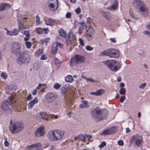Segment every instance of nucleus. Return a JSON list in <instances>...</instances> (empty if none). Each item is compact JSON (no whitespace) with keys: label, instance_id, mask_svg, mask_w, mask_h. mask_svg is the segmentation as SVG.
Here are the masks:
<instances>
[{"label":"nucleus","instance_id":"obj_1","mask_svg":"<svg viewBox=\"0 0 150 150\" xmlns=\"http://www.w3.org/2000/svg\"><path fill=\"white\" fill-rule=\"evenodd\" d=\"M91 117L97 122L106 119L108 114L106 109L100 110L98 107L93 108L91 112Z\"/></svg>","mask_w":150,"mask_h":150},{"label":"nucleus","instance_id":"obj_2","mask_svg":"<svg viewBox=\"0 0 150 150\" xmlns=\"http://www.w3.org/2000/svg\"><path fill=\"white\" fill-rule=\"evenodd\" d=\"M103 64L112 71H116L121 68L120 62L115 60H107L103 62Z\"/></svg>","mask_w":150,"mask_h":150},{"label":"nucleus","instance_id":"obj_3","mask_svg":"<svg viewBox=\"0 0 150 150\" xmlns=\"http://www.w3.org/2000/svg\"><path fill=\"white\" fill-rule=\"evenodd\" d=\"M19 55L17 59V62L18 64H27L30 62V56L26 52H22Z\"/></svg>","mask_w":150,"mask_h":150},{"label":"nucleus","instance_id":"obj_4","mask_svg":"<svg viewBox=\"0 0 150 150\" xmlns=\"http://www.w3.org/2000/svg\"><path fill=\"white\" fill-rule=\"evenodd\" d=\"M24 128L23 124L21 122H16L10 126L9 129L11 133L16 134L21 131Z\"/></svg>","mask_w":150,"mask_h":150},{"label":"nucleus","instance_id":"obj_5","mask_svg":"<svg viewBox=\"0 0 150 150\" xmlns=\"http://www.w3.org/2000/svg\"><path fill=\"white\" fill-rule=\"evenodd\" d=\"M84 62L85 57L84 56L77 54L71 58L69 64L70 66L73 67L75 65L83 63Z\"/></svg>","mask_w":150,"mask_h":150},{"label":"nucleus","instance_id":"obj_6","mask_svg":"<svg viewBox=\"0 0 150 150\" xmlns=\"http://www.w3.org/2000/svg\"><path fill=\"white\" fill-rule=\"evenodd\" d=\"M132 3L133 6L136 8L139 9L141 12H147L149 11L148 7L140 0H134L133 1Z\"/></svg>","mask_w":150,"mask_h":150},{"label":"nucleus","instance_id":"obj_7","mask_svg":"<svg viewBox=\"0 0 150 150\" xmlns=\"http://www.w3.org/2000/svg\"><path fill=\"white\" fill-rule=\"evenodd\" d=\"M131 144H134L137 146L139 147L142 144L143 142L142 137L140 134H136L133 136L130 140Z\"/></svg>","mask_w":150,"mask_h":150},{"label":"nucleus","instance_id":"obj_8","mask_svg":"<svg viewBox=\"0 0 150 150\" xmlns=\"http://www.w3.org/2000/svg\"><path fill=\"white\" fill-rule=\"evenodd\" d=\"M12 103V100L10 98H8L6 100H4L1 105V109L4 111L8 112L10 110L9 106H11Z\"/></svg>","mask_w":150,"mask_h":150},{"label":"nucleus","instance_id":"obj_9","mask_svg":"<svg viewBox=\"0 0 150 150\" xmlns=\"http://www.w3.org/2000/svg\"><path fill=\"white\" fill-rule=\"evenodd\" d=\"M21 44L18 42L13 43L11 47V52L16 55H19L21 53Z\"/></svg>","mask_w":150,"mask_h":150},{"label":"nucleus","instance_id":"obj_10","mask_svg":"<svg viewBox=\"0 0 150 150\" xmlns=\"http://www.w3.org/2000/svg\"><path fill=\"white\" fill-rule=\"evenodd\" d=\"M54 132L56 141H59L62 140L64 137V132L62 130H55Z\"/></svg>","mask_w":150,"mask_h":150},{"label":"nucleus","instance_id":"obj_11","mask_svg":"<svg viewBox=\"0 0 150 150\" xmlns=\"http://www.w3.org/2000/svg\"><path fill=\"white\" fill-rule=\"evenodd\" d=\"M117 130L116 127H112L107 129L104 130L100 134L101 135H109L115 133Z\"/></svg>","mask_w":150,"mask_h":150},{"label":"nucleus","instance_id":"obj_12","mask_svg":"<svg viewBox=\"0 0 150 150\" xmlns=\"http://www.w3.org/2000/svg\"><path fill=\"white\" fill-rule=\"evenodd\" d=\"M57 97V95L54 93L49 92L46 95V100L48 103H51Z\"/></svg>","mask_w":150,"mask_h":150},{"label":"nucleus","instance_id":"obj_13","mask_svg":"<svg viewBox=\"0 0 150 150\" xmlns=\"http://www.w3.org/2000/svg\"><path fill=\"white\" fill-rule=\"evenodd\" d=\"M110 57L117 58L120 56L119 51L115 49L110 48Z\"/></svg>","mask_w":150,"mask_h":150},{"label":"nucleus","instance_id":"obj_14","mask_svg":"<svg viewBox=\"0 0 150 150\" xmlns=\"http://www.w3.org/2000/svg\"><path fill=\"white\" fill-rule=\"evenodd\" d=\"M4 29L6 31V34L10 36H16L18 35L19 31L16 29L14 28L12 30L9 31L7 28H5Z\"/></svg>","mask_w":150,"mask_h":150},{"label":"nucleus","instance_id":"obj_15","mask_svg":"<svg viewBox=\"0 0 150 150\" xmlns=\"http://www.w3.org/2000/svg\"><path fill=\"white\" fill-rule=\"evenodd\" d=\"M44 127L41 126L38 128L35 131V135L37 137L42 136L44 133Z\"/></svg>","mask_w":150,"mask_h":150},{"label":"nucleus","instance_id":"obj_16","mask_svg":"<svg viewBox=\"0 0 150 150\" xmlns=\"http://www.w3.org/2000/svg\"><path fill=\"white\" fill-rule=\"evenodd\" d=\"M54 130L49 131L47 134L48 139L51 141H56Z\"/></svg>","mask_w":150,"mask_h":150},{"label":"nucleus","instance_id":"obj_17","mask_svg":"<svg viewBox=\"0 0 150 150\" xmlns=\"http://www.w3.org/2000/svg\"><path fill=\"white\" fill-rule=\"evenodd\" d=\"M118 6L117 1L116 0H113L112 4L107 7V8L112 11L115 10Z\"/></svg>","mask_w":150,"mask_h":150},{"label":"nucleus","instance_id":"obj_18","mask_svg":"<svg viewBox=\"0 0 150 150\" xmlns=\"http://www.w3.org/2000/svg\"><path fill=\"white\" fill-rule=\"evenodd\" d=\"M50 117L49 115L45 112H40L37 115V119L41 120L45 118L46 117Z\"/></svg>","mask_w":150,"mask_h":150},{"label":"nucleus","instance_id":"obj_19","mask_svg":"<svg viewBox=\"0 0 150 150\" xmlns=\"http://www.w3.org/2000/svg\"><path fill=\"white\" fill-rule=\"evenodd\" d=\"M38 102V98L37 97H35L33 100L30 101L28 104V109H31L34 104L37 103Z\"/></svg>","mask_w":150,"mask_h":150},{"label":"nucleus","instance_id":"obj_20","mask_svg":"<svg viewBox=\"0 0 150 150\" xmlns=\"http://www.w3.org/2000/svg\"><path fill=\"white\" fill-rule=\"evenodd\" d=\"M41 146V144L40 143H38L28 146H27L26 149H27L28 150L33 148H38L40 147Z\"/></svg>","mask_w":150,"mask_h":150},{"label":"nucleus","instance_id":"obj_21","mask_svg":"<svg viewBox=\"0 0 150 150\" xmlns=\"http://www.w3.org/2000/svg\"><path fill=\"white\" fill-rule=\"evenodd\" d=\"M73 40V34L72 32H69L68 34L67 37H66V40L67 41L71 42Z\"/></svg>","mask_w":150,"mask_h":150},{"label":"nucleus","instance_id":"obj_22","mask_svg":"<svg viewBox=\"0 0 150 150\" xmlns=\"http://www.w3.org/2000/svg\"><path fill=\"white\" fill-rule=\"evenodd\" d=\"M8 7V8L11 7V5L8 3H4L0 5V11L4 10L6 7Z\"/></svg>","mask_w":150,"mask_h":150},{"label":"nucleus","instance_id":"obj_23","mask_svg":"<svg viewBox=\"0 0 150 150\" xmlns=\"http://www.w3.org/2000/svg\"><path fill=\"white\" fill-rule=\"evenodd\" d=\"M65 80L67 82L71 83L74 81V79L71 75H69L65 77Z\"/></svg>","mask_w":150,"mask_h":150},{"label":"nucleus","instance_id":"obj_24","mask_svg":"<svg viewBox=\"0 0 150 150\" xmlns=\"http://www.w3.org/2000/svg\"><path fill=\"white\" fill-rule=\"evenodd\" d=\"M89 106L88 102L86 100L82 101V103L79 105V107L81 109L83 108H88Z\"/></svg>","mask_w":150,"mask_h":150},{"label":"nucleus","instance_id":"obj_25","mask_svg":"<svg viewBox=\"0 0 150 150\" xmlns=\"http://www.w3.org/2000/svg\"><path fill=\"white\" fill-rule=\"evenodd\" d=\"M102 14L106 19L108 20H110V16L108 13L105 11H103Z\"/></svg>","mask_w":150,"mask_h":150},{"label":"nucleus","instance_id":"obj_26","mask_svg":"<svg viewBox=\"0 0 150 150\" xmlns=\"http://www.w3.org/2000/svg\"><path fill=\"white\" fill-rule=\"evenodd\" d=\"M57 45L55 44H53L52 47V53L54 54L57 52Z\"/></svg>","mask_w":150,"mask_h":150},{"label":"nucleus","instance_id":"obj_27","mask_svg":"<svg viewBox=\"0 0 150 150\" xmlns=\"http://www.w3.org/2000/svg\"><path fill=\"white\" fill-rule=\"evenodd\" d=\"M54 23V21L51 18H48L45 22L47 25H50Z\"/></svg>","mask_w":150,"mask_h":150},{"label":"nucleus","instance_id":"obj_28","mask_svg":"<svg viewBox=\"0 0 150 150\" xmlns=\"http://www.w3.org/2000/svg\"><path fill=\"white\" fill-rule=\"evenodd\" d=\"M59 34L60 36L63 37H66L67 36V33L66 32L63 30H60Z\"/></svg>","mask_w":150,"mask_h":150},{"label":"nucleus","instance_id":"obj_29","mask_svg":"<svg viewBox=\"0 0 150 150\" xmlns=\"http://www.w3.org/2000/svg\"><path fill=\"white\" fill-rule=\"evenodd\" d=\"M100 55H105L108 56L110 57V51L109 49L107 51H103L100 53Z\"/></svg>","mask_w":150,"mask_h":150},{"label":"nucleus","instance_id":"obj_30","mask_svg":"<svg viewBox=\"0 0 150 150\" xmlns=\"http://www.w3.org/2000/svg\"><path fill=\"white\" fill-rule=\"evenodd\" d=\"M18 28L21 30L26 29V28L24 27L22 23V22L18 23Z\"/></svg>","mask_w":150,"mask_h":150},{"label":"nucleus","instance_id":"obj_31","mask_svg":"<svg viewBox=\"0 0 150 150\" xmlns=\"http://www.w3.org/2000/svg\"><path fill=\"white\" fill-rule=\"evenodd\" d=\"M79 28L81 30H85L86 28V26L83 22H81L80 24Z\"/></svg>","mask_w":150,"mask_h":150},{"label":"nucleus","instance_id":"obj_32","mask_svg":"<svg viewBox=\"0 0 150 150\" xmlns=\"http://www.w3.org/2000/svg\"><path fill=\"white\" fill-rule=\"evenodd\" d=\"M129 14L134 19H137L138 18L137 15L134 14L133 12H131L130 11H129Z\"/></svg>","mask_w":150,"mask_h":150},{"label":"nucleus","instance_id":"obj_33","mask_svg":"<svg viewBox=\"0 0 150 150\" xmlns=\"http://www.w3.org/2000/svg\"><path fill=\"white\" fill-rule=\"evenodd\" d=\"M1 76L4 79H6L8 77V75L4 71H3L1 72Z\"/></svg>","mask_w":150,"mask_h":150},{"label":"nucleus","instance_id":"obj_34","mask_svg":"<svg viewBox=\"0 0 150 150\" xmlns=\"http://www.w3.org/2000/svg\"><path fill=\"white\" fill-rule=\"evenodd\" d=\"M97 94L98 96H100L103 94L104 92V91L103 89L97 90L96 91Z\"/></svg>","mask_w":150,"mask_h":150},{"label":"nucleus","instance_id":"obj_35","mask_svg":"<svg viewBox=\"0 0 150 150\" xmlns=\"http://www.w3.org/2000/svg\"><path fill=\"white\" fill-rule=\"evenodd\" d=\"M84 78L86 81H89L91 82H96V83H97L98 82V81L96 80H94L92 79V78H86L85 77H83Z\"/></svg>","mask_w":150,"mask_h":150},{"label":"nucleus","instance_id":"obj_36","mask_svg":"<svg viewBox=\"0 0 150 150\" xmlns=\"http://www.w3.org/2000/svg\"><path fill=\"white\" fill-rule=\"evenodd\" d=\"M119 93L121 95H124L126 93V91L125 88H121L119 90Z\"/></svg>","mask_w":150,"mask_h":150},{"label":"nucleus","instance_id":"obj_37","mask_svg":"<svg viewBox=\"0 0 150 150\" xmlns=\"http://www.w3.org/2000/svg\"><path fill=\"white\" fill-rule=\"evenodd\" d=\"M25 43L26 47L27 48H30L32 45V43L29 41L25 42Z\"/></svg>","mask_w":150,"mask_h":150},{"label":"nucleus","instance_id":"obj_38","mask_svg":"<svg viewBox=\"0 0 150 150\" xmlns=\"http://www.w3.org/2000/svg\"><path fill=\"white\" fill-rule=\"evenodd\" d=\"M78 139L80 140L85 139V136L83 134H80L78 136Z\"/></svg>","mask_w":150,"mask_h":150},{"label":"nucleus","instance_id":"obj_39","mask_svg":"<svg viewBox=\"0 0 150 150\" xmlns=\"http://www.w3.org/2000/svg\"><path fill=\"white\" fill-rule=\"evenodd\" d=\"M61 86V85L59 83H56L54 85L53 87L56 89H58Z\"/></svg>","mask_w":150,"mask_h":150},{"label":"nucleus","instance_id":"obj_40","mask_svg":"<svg viewBox=\"0 0 150 150\" xmlns=\"http://www.w3.org/2000/svg\"><path fill=\"white\" fill-rule=\"evenodd\" d=\"M40 18L38 16H36V24L37 25H39L40 24Z\"/></svg>","mask_w":150,"mask_h":150},{"label":"nucleus","instance_id":"obj_41","mask_svg":"<svg viewBox=\"0 0 150 150\" xmlns=\"http://www.w3.org/2000/svg\"><path fill=\"white\" fill-rule=\"evenodd\" d=\"M17 21L18 23L19 22H22V18H21V15L20 14H18L17 15Z\"/></svg>","mask_w":150,"mask_h":150},{"label":"nucleus","instance_id":"obj_42","mask_svg":"<svg viewBox=\"0 0 150 150\" xmlns=\"http://www.w3.org/2000/svg\"><path fill=\"white\" fill-rule=\"evenodd\" d=\"M86 50L88 51H91L93 50V47H91L90 45H88L86 46Z\"/></svg>","mask_w":150,"mask_h":150},{"label":"nucleus","instance_id":"obj_43","mask_svg":"<svg viewBox=\"0 0 150 150\" xmlns=\"http://www.w3.org/2000/svg\"><path fill=\"white\" fill-rule=\"evenodd\" d=\"M66 104H67V105L68 106V107H69V108L71 107V105L72 104V102L71 101H67L66 102Z\"/></svg>","mask_w":150,"mask_h":150},{"label":"nucleus","instance_id":"obj_44","mask_svg":"<svg viewBox=\"0 0 150 150\" xmlns=\"http://www.w3.org/2000/svg\"><path fill=\"white\" fill-rule=\"evenodd\" d=\"M106 144V142L104 141H103L99 145V146L100 148H102L105 146Z\"/></svg>","mask_w":150,"mask_h":150},{"label":"nucleus","instance_id":"obj_45","mask_svg":"<svg viewBox=\"0 0 150 150\" xmlns=\"http://www.w3.org/2000/svg\"><path fill=\"white\" fill-rule=\"evenodd\" d=\"M87 21L89 23L91 24L92 23L93 21V19H92L90 17H88L87 18Z\"/></svg>","mask_w":150,"mask_h":150},{"label":"nucleus","instance_id":"obj_46","mask_svg":"<svg viewBox=\"0 0 150 150\" xmlns=\"http://www.w3.org/2000/svg\"><path fill=\"white\" fill-rule=\"evenodd\" d=\"M23 33L26 35V36H30V34L29 32V30H24L23 32Z\"/></svg>","mask_w":150,"mask_h":150},{"label":"nucleus","instance_id":"obj_47","mask_svg":"<svg viewBox=\"0 0 150 150\" xmlns=\"http://www.w3.org/2000/svg\"><path fill=\"white\" fill-rule=\"evenodd\" d=\"M79 41L80 44L82 46H83L84 45L83 41L81 38H79Z\"/></svg>","mask_w":150,"mask_h":150},{"label":"nucleus","instance_id":"obj_48","mask_svg":"<svg viewBox=\"0 0 150 150\" xmlns=\"http://www.w3.org/2000/svg\"><path fill=\"white\" fill-rule=\"evenodd\" d=\"M125 96H122L120 97V103H122L125 99Z\"/></svg>","mask_w":150,"mask_h":150},{"label":"nucleus","instance_id":"obj_49","mask_svg":"<svg viewBox=\"0 0 150 150\" xmlns=\"http://www.w3.org/2000/svg\"><path fill=\"white\" fill-rule=\"evenodd\" d=\"M47 56L46 55L44 54L40 57V59L41 60H45L47 59Z\"/></svg>","mask_w":150,"mask_h":150},{"label":"nucleus","instance_id":"obj_50","mask_svg":"<svg viewBox=\"0 0 150 150\" xmlns=\"http://www.w3.org/2000/svg\"><path fill=\"white\" fill-rule=\"evenodd\" d=\"M146 83H142L140 84L139 86V88L141 89H143L146 86Z\"/></svg>","mask_w":150,"mask_h":150},{"label":"nucleus","instance_id":"obj_51","mask_svg":"<svg viewBox=\"0 0 150 150\" xmlns=\"http://www.w3.org/2000/svg\"><path fill=\"white\" fill-rule=\"evenodd\" d=\"M75 12L77 14H79L81 12V8L79 7H78L76 9Z\"/></svg>","mask_w":150,"mask_h":150},{"label":"nucleus","instance_id":"obj_52","mask_svg":"<svg viewBox=\"0 0 150 150\" xmlns=\"http://www.w3.org/2000/svg\"><path fill=\"white\" fill-rule=\"evenodd\" d=\"M71 14L70 12H68L66 15V18H70Z\"/></svg>","mask_w":150,"mask_h":150},{"label":"nucleus","instance_id":"obj_53","mask_svg":"<svg viewBox=\"0 0 150 150\" xmlns=\"http://www.w3.org/2000/svg\"><path fill=\"white\" fill-rule=\"evenodd\" d=\"M37 33L40 34H41L43 33V30L41 28H38V29Z\"/></svg>","mask_w":150,"mask_h":150},{"label":"nucleus","instance_id":"obj_54","mask_svg":"<svg viewBox=\"0 0 150 150\" xmlns=\"http://www.w3.org/2000/svg\"><path fill=\"white\" fill-rule=\"evenodd\" d=\"M117 144L120 146H122L124 144L123 142V141L122 140H119L117 142Z\"/></svg>","mask_w":150,"mask_h":150},{"label":"nucleus","instance_id":"obj_55","mask_svg":"<svg viewBox=\"0 0 150 150\" xmlns=\"http://www.w3.org/2000/svg\"><path fill=\"white\" fill-rule=\"evenodd\" d=\"M42 49H39L37 51V54H38L40 55L42 52Z\"/></svg>","mask_w":150,"mask_h":150},{"label":"nucleus","instance_id":"obj_56","mask_svg":"<svg viewBox=\"0 0 150 150\" xmlns=\"http://www.w3.org/2000/svg\"><path fill=\"white\" fill-rule=\"evenodd\" d=\"M32 99V97L31 96V95L30 94L27 97V100H29Z\"/></svg>","mask_w":150,"mask_h":150},{"label":"nucleus","instance_id":"obj_57","mask_svg":"<svg viewBox=\"0 0 150 150\" xmlns=\"http://www.w3.org/2000/svg\"><path fill=\"white\" fill-rule=\"evenodd\" d=\"M110 39L113 43H115L116 42V40L115 38H111Z\"/></svg>","mask_w":150,"mask_h":150},{"label":"nucleus","instance_id":"obj_58","mask_svg":"<svg viewBox=\"0 0 150 150\" xmlns=\"http://www.w3.org/2000/svg\"><path fill=\"white\" fill-rule=\"evenodd\" d=\"M4 145L6 146H8L9 145V143L7 141L5 140L4 142Z\"/></svg>","mask_w":150,"mask_h":150},{"label":"nucleus","instance_id":"obj_59","mask_svg":"<svg viewBox=\"0 0 150 150\" xmlns=\"http://www.w3.org/2000/svg\"><path fill=\"white\" fill-rule=\"evenodd\" d=\"M56 45H57V46H58L61 48H62L63 47V44L61 43H58Z\"/></svg>","mask_w":150,"mask_h":150},{"label":"nucleus","instance_id":"obj_60","mask_svg":"<svg viewBox=\"0 0 150 150\" xmlns=\"http://www.w3.org/2000/svg\"><path fill=\"white\" fill-rule=\"evenodd\" d=\"M50 117L51 118H53L54 119H57L58 118V116L57 115H49Z\"/></svg>","mask_w":150,"mask_h":150},{"label":"nucleus","instance_id":"obj_61","mask_svg":"<svg viewBox=\"0 0 150 150\" xmlns=\"http://www.w3.org/2000/svg\"><path fill=\"white\" fill-rule=\"evenodd\" d=\"M125 86V84L123 83H120V86L121 88H123Z\"/></svg>","mask_w":150,"mask_h":150},{"label":"nucleus","instance_id":"obj_62","mask_svg":"<svg viewBox=\"0 0 150 150\" xmlns=\"http://www.w3.org/2000/svg\"><path fill=\"white\" fill-rule=\"evenodd\" d=\"M42 85L41 83H39L38 85L36 87V88L35 89H36L39 90L40 89V88L42 87Z\"/></svg>","mask_w":150,"mask_h":150},{"label":"nucleus","instance_id":"obj_63","mask_svg":"<svg viewBox=\"0 0 150 150\" xmlns=\"http://www.w3.org/2000/svg\"><path fill=\"white\" fill-rule=\"evenodd\" d=\"M37 93V90L35 89L33 91L32 94L34 95H35Z\"/></svg>","mask_w":150,"mask_h":150},{"label":"nucleus","instance_id":"obj_64","mask_svg":"<svg viewBox=\"0 0 150 150\" xmlns=\"http://www.w3.org/2000/svg\"><path fill=\"white\" fill-rule=\"evenodd\" d=\"M85 138L86 137L88 138H91L92 136L91 135L89 134H86L85 135Z\"/></svg>","mask_w":150,"mask_h":150}]
</instances>
